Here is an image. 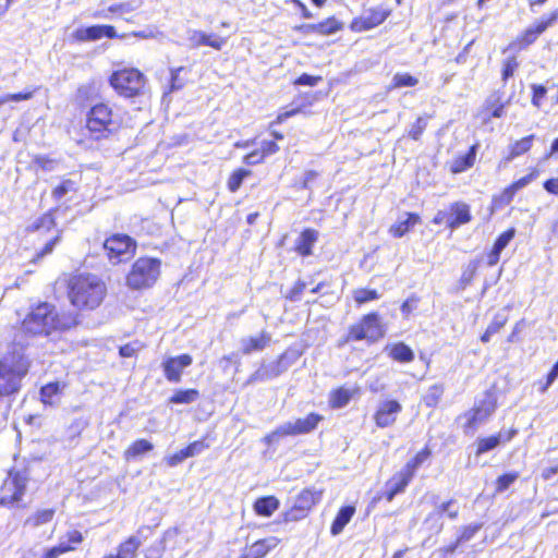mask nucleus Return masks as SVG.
Masks as SVG:
<instances>
[{
  "mask_svg": "<svg viewBox=\"0 0 558 558\" xmlns=\"http://www.w3.org/2000/svg\"><path fill=\"white\" fill-rule=\"evenodd\" d=\"M28 476L25 471H11L0 488V504L13 506L22 500Z\"/></svg>",
  "mask_w": 558,
  "mask_h": 558,
  "instance_id": "nucleus-8",
  "label": "nucleus"
},
{
  "mask_svg": "<svg viewBox=\"0 0 558 558\" xmlns=\"http://www.w3.org/2000/svg\"><path fill=\"white\" fill-rule=\"evenodd\" d=\"M354 513H355V508L353 506L342 507L338 511V513L331 524L330 533L332 535L340 534L343 531L344 526L351 521Z\"/></svg>",
  "mask_w": 558,
  "mask_h": 558,
  "instance_id": "nucleus-26",
  "label": "nucleus"
},
{
  "mask_svg": "<svg viewBox=\"0 0 558 558\" xmlns=\"http://www.w3.org/2000/svg\"><path fill=\"white\" fill-rule=\"evenodd\" d=\"M177 534H178V531L175 529L167 530L160 539L156 541L154 544H151L145 550V557L146 558H161V556L166 549L167 539L174 537Z\"/></svg>",
  "mask_w": 558,
  "mask_h": 558,
  "instance_id": "nucleus-31",
  "label": "nucleus"
},
{
  "mask_svg": "<svg viewBox=\"0 0 558 558\" xmlns=\"http://www.w3.org/2000/svg\"><path fill=\"white\" fill-rule=\"evenodd\" d=\"M390 14L391 10L385 5L369 8L352 20L350 28L356 33L369 31L383 24Z\"/></svg>",
  "mask_w": 558,
  "mask_h": 558,
  "instance_id": "nucleus-12",
  "label": "nucleus"
},
{
  "mask_svg": "<svg viewBox=\"0 0 558 558\" xmlns=\"http://www.w3.org/2000/svg\"><path fill=\"white\" fill-rule=\"evenodd\" d=\"M393 87H411L417 84V78L408 73H397L393 78Z\"/></svg>",
  "mask_w": 558,
  "mask_h": 558,
  "instance_id": "nucleus-50",
  "label": "nucleus"
},
{
  "mask_svg": "<svg viewBox=\"0 0 558 558\" xmlns=\"http://www.w3.org/2000/svg\"><path fill=\"white\" fill-rule=\"evenodd\" d=\"M322 497V493L314 488H305L294 498L289 510L282 513L284 522H295L306 518Z\"/></svg>",
  "mask_w": 558,
  "mask_h": 558,
  "instance_id": "nucleus-9",
  "label": "nucleus"
},
{
  "mask_svg": "<svg viewBox=\"0 0 558 558\" xmlns=\"http://www.w3.org/2000/svg\"><path fill=\"white\" fill-rule=\"evenodd\" d=\"M518 65L519 64L514 57H509L506 59V61L504 62L502 71H501V76H502L504 82H507L513 75Z\"/></svg>",
  "mask_w": 558,
  "mask_h": 558,
  "instance_id": "nucleus-53",
  "label": "nucleus"
},
{
  "mask_svg": "<svg viewBox=\"0 0 558 558\" xmlns=\"http://www.w3.org/2000/svg\"><path fill=\"white\" fill-rule=\"evenodd\" d=\"M320 420V415L311 413L304 418H298L295 422L283 423L282 432L286 433L287 436L306 434L315 429Z\"/></svg>",
  "mask_w": 558,
  "mask_h": 558,
  "instance_id": "nucleus-16",
  "label": "nucleus"
},
{
  "mask_svg": "<svg viewBox=\"0 0 558 558\" xmlns=\"http://www.w3.org/2000/svg\"><path fill=\"white\" fill-rule=\"evenodd\" d=\"M279 544V539L275 536L259 539L251 545L244 558H263L271 549L276 548Z\"/></svg>",
  "mask_w": 558,
  "mask_h": 558,
  "instance_id": "nucleus-24",
  "label": "nucleus"
},
{
  "mask_svg": "<svg viewBox=\"0 0 558 558\" xmlns=\"http://www.w3.org/2000/svg\"><path fill=\"white\" fill-rule=\"evenodd\" d=\"M199 398V392L196 389L177 390L170 398V402L174 404H190Z\"/></svg>",
  "mask_w": 558,
  "mask_h": 558,
  "instance_id": "nucleus-37",
  "label": "nucleus"
},
{
  "mask_svg": "<svg viewBox=\"0 0 558 558\" xmlns=\"http://www.w3.org/2000/svg\"><path fill=\"white\" fill-rule=\"evenodd\" d=\"M539 175V171L537 169H533L529 174L525 177H522L521 179L517 180L511 184V186L519 191L523 187H525L527 184H530L532 181H534Z\"/></svg>",
  "mask_w": 558,
  "mask_h": 558,
  "instance_id": "nucleus-58",
  "label": "nucleus"
},
{
  "mask_svg": "<svg viewBox=\"0 0 558 558\" xmlns=\"http://www.w3.org/2000/svg\"><path fill=\"white\" fill-rule=\"evenodd\" d=\"M401 411L402 405L396 400H385L380 402L374 415L376 425L380 428L391 426Z\"/></svg>",
  "mask_w": 558,
  "mask_h": 558,
  "instance_id": "nucleus-14",
  "label": "nucleus"
},
{
  "mask_svg": "<svg viewBox=\"0 0 558 558\" xmlns=\"http://www.w3.org/2000/svg\"><path fill=\"white\" fill-rule=\"evenodd\" d=\"M34 163L44 171H53L56 168V161L43 155L36 156Z\"/></svg>",
  "mask_w": 558,
  "mask_h": 558,
  "instance_id": "nucleus-62",
  "label": "nucleus"
},
{
  "mask_svg": "<svg viewBox=\"0 0 558 558\" xmlns=\"http://www.w3.org/2000/svg\"><path fill=\"white\" fill-rule=\"evenodd\" d=\"M52 227H54V218L51 213L43 215L32 225V229L35 231L41 229L50 230Z\"/></svg>",
  "mask_w": 558,
  "mask_h": 558,
  "instance_id": "nucleus-51",
  "label": "nucleus"
},
{
  "mask_svg": "<svg viewBox=\"0 0 558 558\" xmlns=\"http://www.w3.org/2000/svg\"><path fill=\"white\" fill-rule=\"evenodd\" d=\"M308 29L320 35H329L342 29V23L335 16L328 17L325 21L308 26Z\"/></svg>",
  "mask_w": 558,
  "mask_h": 558,
  "instance_id": "nucleus-32",
  "label": "nucleus"
},
{
  "mask_svg": "<svg viewBox=\"0 0 558 558\" xmlns=\"http://www.w3.org/2000/svg\"><path fill=\"white\" fill-rule=\"evenodd\" d=\"M141 544L142 541L140 539L138 535L130 536L119 546L117 555H109L106 558H135L136 551Z\"/></svg>",
  "mask_w": 558,
  "mask_h": 558,
  "instance_id": "nucleus-27",
  "label": "nucleus"
},
{
  "mask_svg": "<svg viewBox=\"0 0 558 558\" xmlns=\"http://www.w3.org/2000/svg\"><path fill=\"white\" fill-rule=\"evenodd\" d=\"M105 283L95 275L74 276L69 283V298L78 310L98 307L106 295Z\"/></svg>",
  "mask_w": 558,
  "mask_h": 558,
  "instance_id": "nucleus-2",
  "label": "nucleus"
},
{
  "mask_svg": "<svg viewBox=\"0 0 558 558\" xmlns=\"http://www.w3.org/2000/svg\"><path fill=\"white\" fill-rule=\"evenodd\" d=\"M280 506L275 496H265L256 499L254 510L258 515L270 517Z\"/></svg>",
  "mask_w": 558,
  "mask_h": 558,
  "instance_id": "nucleus-29",
  "label": "nucleus"
},
{
  "mask_svg": "<svg viewBox=\"0 0 558 558\" xmlns=\"http://www.w3.org/2000/svg\"><path fill=\"white\" fill-rule=\"evenodd\" d=\"M250 174L251 171L245 169H239L234 171L228 180V189L231 192H236L240 189L241 184L243 183V180Z\"/></svg>",
  "mask_w": 558,
  "mask_h": 558,
  "instance_id": "nucleus-46",
  "label": "nucleus"
},
{
  "mask_svg": "<svg viewBox=\"0 0 558 558\" xmlns=\"http://www.w3.org/2000/svg\"><path fill=\"white\" fill-rule=\"evenodd\" d=\"M28 367V360L19 353L7 354L0 360V398L20 390Z\"/></svg>",
  "mask_w": 558,
  "mask_h": 558,
  "instance_id": "nucleus-3",
  "label": "nucleus"
},
{
  "mask_svg": "<svg viewBox=\"0 0 558 558\" xmlns=\"http://www.w3.org/2000/svg\"><path fill=\"white\" fill-rule=\"evenodd\" d=\"M427 126V121L425 118H417V120L415 121V123L412 125L410 132H409V135L414 140V141H417L420 140L421 135L423 134L424 130L426 129Z\"/></svg>",
  "mask_w": 558,
  "mask_h": 558,
  "instance_id": "nucleus-56",
  "label": "nucleus"
},
{
  "mask_svg": "<svg viewBox=\"0 0 558 558\" xmlns=\"http://www.w3.org/2000/svg\"><path fill=\"white\" fill-rule=\"evenodd\" d=\"M322 81L320 76H313L307 73H303L301 76H299L294 84L295 85H303V86H315Z\"/></svg>",
  "mask_w": 558,
  "mask_h": 558,
  "instance_id": "nucleus-63",
  "label": "nucleus"
},
{
  "mask_svg": "<svg viewBox=\"0 0 558 558\" xmlns=\"http://www.w3.org/2000/svg\"><path fill=\"white\" fill-rule=\"evenodd\" d=\"M380 337H383V331L376 313L365 315L359 324L352 326L349 330V339L356 341L364 339L376 341Z\"/></svg>",
  "mask_w": 558,
  "mask_h": 558,
  "instance_id": "nucleus-13",
  "label": "nucleus"
},
{
  "mask_svg": "<svg viewBox=\"0 0 558 558\" xmlns=\"http://www.w3.org/2000/svg\"><path fill=\"white\" fill-rule=\"evenodd\" d=\"M142 344L138 341L126 343L119 349V353L122 357H131L140 351Z\"/></svg>",
  "mask_w": 558,
  "mask_h": 558,
  "instance_id": "nucleus-60",
  "label": "nucleus"
},
{
  "mask_svg": "<svg viewBox=\"0 0 558 558\" xmlns=\"http://www.w3.org/2000/svg\"><path fill=\"white\" fill-rule=\"evenodd\" d=\"M59 239H60L59 235H56L54 238L49 240L45 244V246L35 255V257L32 259V262L37 263L38 260H40L45 256H47L50 253H52V251H53L56 244L58 243Z\"/></svg>",
  "mask_w": 558,
  "mask_h": 558,
  "instance_id": "nucleus-57",
  "label": "nucleus"
},
{
  "mask_svg": "<svg viewBox=\"0 0 558 558\" xmlns=\"http://www.w3.org/2000/svg\"><path fill=\"white\" fill-rule=\"evenodd\" d=\"M448 215H450L449 229L451 230L458 229L472 219L470 206L463 202L452 203L449 207Z\"/></svg>",
  "mask_w": 558,
  "mask_h": 558,
  "instance_id": "nucleus-18",
  "label": "nucleus"
},
{
  "mask_svg": "<svg viewBox=\"0 0 558 558\" xmlns=\"http://www.w3.org/2000/svg\"><path fill=\"white\" fill-rule=\"evenodd\" d=\"M354 301L359 304H364L366 302L377 300L379 294L376 290L372 289H357L353 292Z\"/></svg>",
  "mask_w": 558,
  "mask_h": 558,
  "instance_id": "nucleus-47",
  "label": "nucleus"
},
{
  "mask_svg": "<svg viewBox=\"0 0 558 558\" xmlns=\"http://www.w3.org/2000/svg\"><path fill=\"white\" fill-rule=\"evenodd\" d=\"M476 147L472 146L468 153L454 159L451 165V171L453 173H460L471 168L475 161Z\"/></svg>",
  "mask_w": 558,
  "mask_h": 558,
  "instance_id": "nucleus-34",
  "label": "nucleus"
},
{
  "mask_svg": "<svg viewBox=\"0 0 558 558\" xmlns=\"http://www.w3.org/2000/svg\"><path fill=\"white\" fill-rule=\"evenodd\" d=\"M515 434H517V430L511 429L507 433L500 432L497 435H493V436H489L486 438H478L476 456H481L483 453H486V452L495 449L501 442L510 441L515 436Z\"/></svg>",
  "mask_w": 558,
  "mask_h": 558,
  "instance_id": "nucleus-19",
  "label": "nucleus"
},
{
  "mask_svg": "<svg viewBox=\"0 0 558 558\" xmlns=\"http://www.w3.org/2000/svg\"><path fill=\"white\" fill-rule=\"evenodd\" d=\"M61 393L60 383H49L40 389V400L43 403L48 405H56L59 402V396Z\"/></svg>",
  "mask_w": 558,
  "mask_h": 558,
  "instance_id": "nucleus-33",
  "label": "nucleus"
},
{
  "mask_svg": "<svg viewBox=\"0 0 558 558\" xmlns=\"http://www.w3.org/2000/svg\"><path fill=\"white\" fill-rule=\"evenodd\" d=\"M104 248L110 262L119 264L129 260L133 256L136 244L126 234H114L105 241Z\"/></svg>",
  "mask_w": 558,
  "mask_h": 558,
  "instance_id": "nucleus-10",
  "label": "nucleus"
},
{
  "mask_svg": "<svg viewBox=\"0 0 558 558\" xmlns=\"http://www.w3.org/2000/svg\"><path fill=\"white\" fill-rule=\"evenodd\" d=\"M424 524L428 525L430 530H434L436 533H440L444 529L442 517L434 506V509L426 515L424 520Z\"/></svg>",
  "mask_w": 558,
  "mask_h": 558,
  "instance_id": "nucleus-45",
  "label": "nucleus"
},
{
  "mask_svg": "<svg viewBox=\"0 0 558 558\" xmlns=\"http://www.w3.org/2000/svg\"><path fill=\"white\" fill-rule=\"evenodd\" d=\"M496 410L495 398L486 393L483 400H480L476 405L466 412L463 417L465 423L463 430L465 434H473L480 425H482Z\"/></svg>",
  "mask_w": 558,
  "mask_h": 558,
  "instance_id": "nucleus-11",
  "label": "nucleus"
},
{
  "mask_svg": "<svg viewBox=\"0 0 558 558\" xmlns=\"http://www.w3.org/2000/svg\"><path fill=\"white\" fill-rule=\"evenodd\" d=\"M533 140L534 135H529L510 145L509 155L506 157V161H511L514 158L529 151L532 147Z\"/></svg>",
  "mask_w": 558,
  "mask_h": 558,
  "instance_id": "nucleus-35",
  "label": "nucleus"
},
{
  "mask_svg": "<svg viewBox=\"0 0 558 558\" xmlns=\"http://www.w3.org/2000/svg\"><path fill=\"white\" fill-rule=\"evenodd\" d=\"M112 111L106 104H97L90 108L86 119V130L94 140L107 138L112 132Z\"/></svg>",
  "mask_w": 558,
  "mask_h": 558,
  "instance_id": "nucleus-6",
  "label": "nucleus"
},
{
  "mask_svg": "<svg viewBox=\"0 0 558 558\" xmlns=\"http://www.w3.org/2000/svg\"><path fill=\"white\" fill-rule=\"evenodd\" d=\"M388 350V355L397 362L400 363H410L414 360L413 350L403 342H398L390 348H386Z\"/></svg>",
  "mask_w": 558,
  "mask_h": 558,
  "instance_id": "nucleus-30",
  "label": "nucleus"
},
{
  "mask_svg": "<svg viewBox=\"0 0 558 558\" xmlns=\"http://www.w3.org/2000/svg\"><path fill=\"white\" fill-rule=\"evenodd\" d=\"M74 191H76V183L71 179H65L52 190L51 195L56 201H60L68 193Z\"/></svg>",
  "mask_w": 558,
  "mask_h": 558,
  "instance_id": "nucleus-43",
  "label": "nucleus"
},
{
  "mask_svg": "<svg viewBox=\"0 0 558 558\" xmlns=\"http://www.w3.org/2000/svg\"><path fill=\"white\" fill-rule=\"evenodd\" d=\"M154 446L150 441L146 439H138L134 441L125 451V458L129 459H135L144 453L149 452L153 450Z\"/></svg>",
  "mask_w": 558,
  "mask_h": 558,
  "instance_id": "nucleus-36",
  "label": "nucleus"
},
{
  "mask_svg": "<svg viewBox=\"0 0 558 558\" xmlns=\"http://www.w3.org/2000/svg\"><path fill=\"white\" fill-rule=\"evenodd\" d=\"M351 398V391L341 387L332 391L330 396V404L335 409H341L350 402Z\"/></svg>",
  "mask_w": 558,
  "mask_h": 558,
  "instance_id": "nucleus-41",
  "label": "nucleus"
},
{
  "mask_svg": "<svg viewBox=\"0 0 558 558\" xmlns=\"http://www.w3.org/2000/svg\"><path fill=\"white\" fill-rule=\"evenodd\" d=\"M420 302V298L415 294L408 298L401 305V313L404 317H409V315L417 308Z\"/></svg>",
  "mask_w": 558,
  "mask_h": 558,
  "instance_id": "nucleus-55",
  "label": "nucleus"
},
{
  "mask_svg": "<svg viewBox=\"0 0 558 558\" xmlns=\"http://www.w3.org/2000/svg\"><path fill=\"white\" fill-rule=\"evenodd\" d=\"M317 240L318 232L316 230L305 229L295 241V251L302 256H310Z\"/></svg>",
  "mask_w": 558,
  "mask_h": 558,
  "instance_id": "nucleus-25",
  "label": "nucleus"
},
{
  "mask_svg": "<svg viewBox=\"0 0 558 558\" xmlns=\"http://www.w3.org/2000/svg\"><path fill=\"white\" fill-rule=\"evenodd\" d=\"M429 456L430 450L426 447L417 452L413 459L408 461L402 469L405 470L410 475L414 476L416 470L428 459Z\"/></svg>",
  "mask_w": 558,
  "mask_h": 558,
  "instance_id": "nucleus-39",
  "label": "nucleus"
},
{
  "mask_svg": "<svg viewBox=\"0 0 558 558\" xmlns=\"http://www.w3.org/2000/svg\"><path fill=\"white\" fill-rule=\"evenodd\" d=\"M182 71H184L183 66L171 70L170 92L179 90L184 86V80L180 77Z\"/></svg>",
  "mask_w": 558,
  "mask_h": 558,
  "instance_id": "nucleus-59",
  "label": "nucleus"
},
{
  "mask_svg": "<svg viewBox=\"0 0 558 558\" xmlns=\"http://www.w3.org/2000/svg\"><path fill=\"white\" fill-rule=\"evenodd\" d=\"M110 84L121 96L131 98L144 87V76L135 69H124L111 75Z\"/></svg>",
  "mask_w": 558,
  "mask_h": 558,
  "instance_id": "nucleus-7",
  "label": "nucleus"
},
{
  "mask_svg": "<svg viewBox=\"0 0 558 558\" xmlns=\"http://www.w3.org/2000/svg\"><path fill=\"white\" fill-rule=\"evenodd\" d=\"M160 275V260L157 258H138L132 266L126 281L132 289L151 287Z\"/></svg>",
  "mask_w": 558,
  "mask_h": 558,
  "instance_id": "nucleus-5",
  "label": "nucleus"
},
{
  "mask_svg": "<svg viewBox=\"0 0 558 558\" xmlns=\"http://www.w3.org/2000/svg\"><path fill=\"white\" fill-rule=\"evenodd\" d=\"M298 360L294 351L287 350L277 360L271 362L263 361L259 367L250 375L246 385L272 380L286 373Z\"/></svg>",
  "mask_w": 558,
  "mask_h": 558,
  "instance_id": "nucleus-4",
  "label": "nucleus"
},
{
  "mask_svg": "<svg viewBox=\"0 0 558 558\" xmlns=\"http://www.w3.org/2000/svg\"><path fill=\"white\" fill-rule=\"evenodd\" d=\"M76 325L71 315H60L53 304L43 302L32 308L22 323V329L31 336H50L54 331H63Z\"/></svg>",
  "mask_w": 558,
  "mask_h": 558,
  "instance_id": "nucleus-1",
  "label": "nucleus"
},
{
  "mask_svg": "<svg viewBox=\"0 0 558 558\" xmlns=\"http://www.w3.org/2000/svg\"><path fill=\"white\" fill-rule=\"evenodd\" d=\"M271 342V335L267 331H262L256 336L243 337L240 340V350L243 355H251L255 352H262Z\"/></svg>",
  "mask_w": 558,
  "mask_h": 558,
  "instance_id": "nucleus-17",
  "label": "nucleus"
},
{
  "mask_svg": "<svg viewBox=\"0 0 558 558\" xmlns=\"http://www.w3.org/2000/svg\"><path fill=\"white\" fill-rule=\"evenodd\" d=\"M413 478L405 470L401 469L386 484V497L391 501L398 494L402 493Z\"/></svg>",
  "mask_w": 558,
  "mask_h": 558,
  "instance_id": "nucleus-20",
  "label": "nucleus"
},
{
  "mask_svg": "<svg viewBox=\"0 0 558 558\" xmlns=\"http://www.w3.org/2000/svg\"><path fill=\"white\" fill-rule=\"evenodd\" d=\"M206 448H208V445L204 440H197L185 447L184 451L190 458L202 453Z\"/></svg>",
  "mask_w": 558,
  "mask_h": 558,
  "instance_id": "nucleus-61",
  "label": "nucleus"
},
{
  "mask_svg": "<svg viewBox=\"0 0 558 558\" xmlns=\"http://www.w3.org/2000/svg\"><path fill=\"white\" fill-rule=\"evenodd\" d=\"M82 541L83 536L81 532L72 531L68 534V543L61 541L57 546L49 548L44 558H58L60 555L74 549L71 544H80Z\"/></svg>",
  "mask_w": 558,
  "mask_h": 558,
  "instance_id": "nucleus-23",
  "label": "nucleus"
},
{
  "mask_svg": "<svg viewBox=\"0 0 558 558\" xmlns=\"http://www.w3.org/2000/svg\"><path fill=\"white\" fill-rule=\"evenodd\" d=\"M84 35H116L114 27L111 25H94L84 31Z\"/></svg>",
  "mask_w": 558,
  "mask_h": 558,
  "instance_id": "nucleus-54",
  "label": "nucleus"
},
{
  "mask_svg": "<svg viewBox=\"0 0 558 558\" xmlns=\"http://www.w3.org/2000/svg\"><path fill=\"white\" fill-rule=\"evenodd\" d=\"M533 89V97H532V104L539 108L541 107V100L545 97L547 89L543 85H532Z\"/></svg>",
  "mask_w": 558,
  "mask_h": 558,
  "instance_id": "nucleus-64",
  "label": "nucleus"
},
{
  "mask_svg": "<svg viewBox=\"0 0 558 558\" xmlns=\"http://www.w3.org/2000/svg\"><path fill=\"white\" fill-rule=\"evenodd\" d=\"M442 395L444 386L441 384L430 386L423 398L424 404L428 408H435L440 401Z\"/></svg>",
  "mask_w": 558,
  "mask_h": 558,
  "instance_id": "nucleus-42",
  "label": "nucleus"
},
{
  "mask_svg": "<svg viewBox=\"0 0 558 558\" xmlns=\"http://www.w3.org/2000/svg\"><path fill=\"white\" fill-rule=\"evenodd\" d=\"M508 322V315L505 311L498 312L492 323L488 325V333H497Z\"/></svg>",
  "mask_w": 558,
  "mask_h": 558,
  "instance_id": "nucleus-49",
  "label": "nucleus"
},
{
  "mask_svg": "<svg viewBox=\"0 0 558 558\" xmlns=\"http://www.w3.org/2000/svg\"><path fill=\"white\" fill-rule=\"evenodd\" d=\"M482 523H473L469 525L461 526L459 529V535L457 537L458 543L463 544L471 541L475 534L482 529Z\"/></svg>",
  "mask_w": 558,
  "mask_h": 558,
  "instance_id": "nucleus-44",
  "label": "nucleus"
},
{
  "mask_svg": "<svg viewBox=\"0 0 558 558\" xmlns=\"http://www.w3.org/2000/svg\"><path fill=\"white\" fill-rule=\"evenodd\" d=\"M518 477L519 474L515 472L500 475L496 482V490L498 493L507 490L510 487V485H512L517 481Z\"/></svg>",
  "mask_w": 558,
  "mask_h": 558,
  "instance_id": "nucleus-48",
  "label": "nucleus"
},
{
  "mask_svg": "<svg viewBox=\"0 0 558 558\" xmlns=\"http://www.w3.org/2000/svg\"><path fill=\"white\" fill-rule=\"evenodd\" d=\"M54 515L53 509H44L37 511L34 515L26 519L25 524L31 525L32 527H38L43 524H46L52 520Z\"/></svg>",
  "mask_w": 558,
  "mask_h": 558,
  "instance_id": "nucleus-40",
  "label": "nucleus"
},
{
  "mask_svg": "<svg viewBox=\"0 0 558 558\" xmlns=\"http://www.w3.org/2000/svg\"><path fill=\"white\" fill-rule=\"evenodd\" d=\"M558 21V10L550 12L547 15L539 17L533 25V28L527 32L526 35L533 34H542L549 26L554 25Z\"/></svg>",
  "mask_w": 558,
  "mask_h": 558,
  "instance_id": "nucleus-38",
  "label": "nucleus"
},
{
  "mask_svg": "<svg viewBox=\"0 0 558 558\" xmlns=\"http://www.w3.org/2000/svg\"><path fill=\"white\" fill-rule=\"evenodd\" d=\"M421 220L420 216L415 213H404L398 221L391 226L390 233L395 238H402Z\"/></svg>",
  "mask_w": 558,
  "mask_h": 558,
  "instance_id": "nucleus-21",
  "label": "nucleus"
},
{
  "mask_svg": "<svg viewBox=\"0 0 558 558\" xmlns=\"http://www.w3.org/2000/svg\"><path fill=\"white\" fill-rule=\"evenodd\" d=\"M515 235V229L510 228L507 231L502 232L494 243V246L488 254V265L494 266L499 262L500 254L506 248V246L510 243V241Z\"/></svg>",
  "mask_w": 558,
  "mask_h": 558,
  "instance_id": "nucleus-22",
  "label": "nucleus"
},
{
  "mask_svg": "<svg viewBox=\"0 0 558 558\" xmlns=\"http://www.w3.org/2000/svg\"><path fill=\"white\" fill-rule=\"evenodd\" d=\"M192 361V356L189 354L169 357L162 364L166 378L171 383H179L183 369L190 366Z\"/></svg>",
  "mask_w": 558,
  "mask_h": 558,
  "instance_id": "nucleus-15",
  "label": "nucleus"
},
{
  "mask_svg": "<svg viewBox=\"0 0 558 558\" xmlns=\"http://www.w3.org/2000/svg\"><path fill=\"white\" fill-rule=\"evenodd\" d=\"M433 505L442 518L447 517L450 520H456L459 517L460 506L456 499H449L440 502L438 501L437 496H433Z\"/></svg>",
  "mask_w": 558,
  "mask_h": 558,
  "instance_id": "nucleus-28",
  "label": "nucleus"
},
{
  "mask_svg": "<svg viewBox=\"0 0 558 558\" xmlns=\"http://www.w3.org/2000/svg\"><path fill=\"white\" fill-rule=\"evenodd\" d=\"M225 44V37H198L197 41L194 45L196 47L209 46L214 49L220 50Z\"/></svg>",
  "mask_w": 558,
  "mask_h": 558,
  "instance_id": "nucleus-52",
  "label": "nucleus"
}]
</instances>
